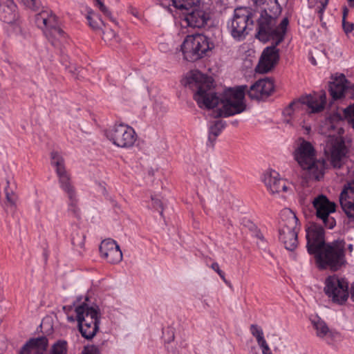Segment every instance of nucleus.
Wrapping results in <instances>:
<instances>
[{
  "label": "nucleus",
  "mask_w": 354,
  "mask_h": 354,
  "mask_svg": "<svg viewBox=\"0 0 354 354\" xmlns=\"http://www.w3.org/2000/svg\"><path fill=\"white\" fill-rule=\"evenodd\" d=\"M281 218L282 224L279 230V239L286 250L293 251L298 245V218L295 212L288 208H285L281 212Z\"/></svg>",
  "instance_id": "7"
},
{
  "label": "nucleus",
  "mask_w": 354,
  "mask_h": 354,
  "mask_svg": "<svg viewBox=\"0 0 354 354\" xmlns=\"http://www.w3.org/2000/svg\"><path fill=\"white\" fill-rule=\"evenodd\" d=\"M132 13H133V15H134L136 17H138V12H137V11L133 12Z\"/></svg>",
  "instance_id": "52"
},
{
  "label": "nucleus",
  "mask_w": 354,
  "mask_h": 354,
  "mask_svg": "<svg viewBox=\"0 0 354 354\" xmlns=\"http://www.w3.org/2000/svg\"><path fill=\"white\" fill-rule=\"evenodd\" d=\"M344 116L347 122L354 129V104L344 110Z\"/></svg>",
  "instance_id": "35"
},
{
  "label": "nucleus",
  "mask_w": 354,
  "mask_h": 354,
  "mask_svg": "<svg viewBox=\"0 0 354 354\" xmlns=\"http://www.w3.org/2000/svg\"><path fill=\"white\" fill-rule=\"evenodd\" d=\"M351 298L354 300V286H352L351 289Z\"/></svg>",
  "instance_id": "51"
},
{
  "label": "nucleus",
  "mask_w": 354,
  "mask_h": 354,
  "mask_svg": "<svg viewBox=\"0 0 354 354\" xmlns=\"http://www.w3.org/2000/svg\"><path fill=\"white\" fill-rule=\"evenodd\" d=\"M95 5L108 17L111 19V13L100 0H95Z\"/></svg>",
  "instance_id": "38"
},
{
  "label": "nucleus",
  "mask_w": 354,
  "mask_h": 354,
  "mask_svg": "<svg viewBox=\"0 0 354 354\" xmlns=\"http://www.w3.org/2000/svg\"><path fill=\"white\" fill-rule=\"evenodd\" d=\"M82 354H100L99 348L93 345L85 346Z\"/></svg>",
  "instance_id": "39"
},
{
  "label": "nucleus",
  "mask_w": 354,
  "mask_h": 354,
  "mask_svg": "<svg viewBox=\"0 0 354 354\" xmlns=\"http://www.w3.org/2000/svg\"><path fill=\"white\" fill-rule=\"evenodd\" d=\"M329 0H317L319 4L316 8L317 13L319 14V19L322 21L323 18L324 12L327 7Z\"/></svg>",
  "instance_id": "36"
},
{
  "label": "nucleus",
  "mask_w": 354,
  "mask_h": 354,
  "mask_svg": "<svg viewBox=\"0 0 354 354\" xmlns=\"http://www.w3.org/2000/svg\"><path fill=\"white\" fill-rule=\"evenodd\" d=\"M304 97L317 98L316 102H314L312 104L313 108L307 107L310 113H319L324 110L326 103V95L325 93H314L313 95L304 96Z\"/></svg>",
  "instance_id": "27"
},
{
  "label": "nucleus",
  "mask_w": 354,
  "mask_h": 354,
  "mask_svg": "<svg viewBox=\"0 0 354 354\" xmlns=\"http://www.w3.org/2000/svg\"><path fill=\"white\" fill-rule=\"evenodd\" d=\"M313 206L316 209L317 216L322 220L325 226L329 229L333 228L336 222L329 215L335 212V203L330 201L325 196L319 195L314 199Z\"/></svg>",
  "instance_id": "12"
},
{
  "label": "nucleus",
  "mask_w": 354,
  "mask_h": 354,
  "mask_svg": "<svg viewBox=\"0 0 354 354\" xmlns=\"http://www.w3.org/2000/svg\"><path fill=\"white\" fill-rule=\"evenodd\" d=\"M252 24V13L250 9L240 7L234 10L232 18L227 23V28L234 39L241 41L248 34V30Z\"/></svg>",
  "instance_id": "8"
},
{
  "label": "nucleus",
  "mask_w": 354,
  "mask_h": 354,
  "mask_svg": "<svg viewBox=\"0 0 354 354\" xmlns=\"http://www.w3.org/2000/svg\"><path fill=\"white\" fill-rule=\"evenodd\" d=\"M310 61L311 64H313V65H317V61H316V59H315L314 57H311L310 58Z\"/></svg>",
  "instance_id": "47"
},
{
  "label": "nucleus",
  "mask_w": 354,
  "mask_h": 354,
  "mask_svg": "<svg viewBox=\"0 0 354 354\" xmlns=\"http://www.w3.org/2000/svg\"><path fill=\"white\" fill-rule=\"evenodd\" d=\"M105 136L113 145L123 149L132 148L138 139L134 129L124 123L114 124L106 130Z\"/></svg>",
  "instance_id": "9"
},
{
  "label": "nucleus",
  "mask_w": 354,
  "mask_h": 354,
  "mask_svg": "<svg viewBox=\"0 0 354 354\" xmlns=\"http://www.w3.org/2000/svg\"><path fill=\"white\" fill-rule=\"evenodd\" d=\"M225 122L222 120H216L209 126V140H215L216 137L225 128Z\"/></svg>",
  "instance_id": "31"
},
{
  "label": "nucleus",
  "mask_w": 354,
  "mask_h": 354,
  "mask_svg": "<svg viewBox=\"0 0 354 354\" xmlns=\"http://www.w3.org/2000/svg\"><path fill=\"white\" fill-rule=\"evenodd\" d=\"M342 26L346 33H348L354 30V24L346 22L344 19H342Z\"/></svg>",
  "instance_id": "41"
},
{
  "label": "nucleus",
  "mask_w": 354,
  "mask_h": 354,
  "mask_svg": "<svg viewBox=\"0 0 354 354\" xmlns=\"http://www.w3.org/2000/svg\"><path fill=\"white\" fill-rule=\"evenodd\" d=\"M100 251L102 257L111 263H118L122 259L120 247L113 239L104 240L100 244Z\"/></svg>",
  "instance_id": "15"
},
{
  "label": "nucleus",
  "mask_w": 354,
  "mask_h": 354,
  "mask_svg": "<svg viewBox=\"0 0 354 354\" xmlns=\"http://www.w3.org/2000/svg\"><path fill=\"white\" fill-rule=\"evenodd\" d=\"M191 9L192 11L186 14L184 18L186 26L198 28L204 27L210 18L209 13L201 6Z\"/></svg>",
  "instance_id": "16"
},
{
  "label": "nucleus",
  "mask_w": 354,
  "mask_h": 354,
  "mask_svg": "<svg viewBox=\"0 0 354 354\" xmlns=\"http://www.w3.org/2000/svg\"><path fill=\"white\" fill-rule=\"evenodd\" d=\"M347 14H348V9L346 8H344V12H343V18H342V19H344V21L346 20Z\"/></svg>",
  "instance_id": "46"
},
{
  "label": "nucleus",
  "mask_w": 354,
  "mask_h": 354,
  "mask_svg": "<svg viewBox=\"0 0 354 354\" xmlns=\"http://www.w3.org/2000/svg\"><path fill=\"white\" fill-rule=\"evenodd\" d=\"M45 35L53 45H56L57 41H62L65 38V33L57 23L50 29L45 30Z\"/></svg>",
  "instance_id": "29"
},
{
  "label": "nucleus",
  "mask_w": 354,
  "mask_h": 354,
  "mask_svg": "<svg viewBox=\"0 0 354 354\" xmlns=\"http://www.w3.org/2000/svg\"><path fill=\"white\" fill-rule=\"evenodd\" d=\"M250 353L251 354H258L257 349L256 347H252L250 351Z\"/></svg>",
  "instance_id": "45"
},
{
  "label": "nucleus",
  "mask_w": 354,
  "mask_h": 354,
  "mask_svg": "<svg viewBox=\"0 0 354 354\" xmlns=\"http://www.w3.org/2000/svg\"><path fill=\"white\" fill-rule=\"evenodd\" d=\"M350 6L354 7V0H347Z\"/></svg>",
  "instance_id": "49"
},
{
  "label": "nucleus",
  "mask_w": 354,
  "mask_h": 354,
  "mask_svg": "<svg viewBox=\"0 0 354 354\" xmlns=\"http://www.w3.org/2000/svg\"><path fill=\"white\" fill-rule=\"evenodd\" d=\"M262 180L269 193L275 197L284 198L292 193L290 183L282 179L275 170L265 171Z\"/></svg>",
  "instance_id": "10"
},
{
  "label": "nucleus",
  "mask_w": 354,
  "mask_h": 354,
  "mask_svg": "<svg viewBox=\"0 0 354 354\" xmlns=\"http://www.w3.org/2000/svg\"><path fill=\"white\" fill-rule=\"evenodd\" d=\"M100 322H78L80 331L82 335L86 339L93 338L99 328Z\"/></svg>",
  "instance_id": "28"
},
{
  "label": "nucleus",
  "mask_w": 354,
  "mask_h": 354,
  "mask_svg": "<svg viewBox=\"0 0 354 354\" xmlns=\"http://www.w3.org/2000/svg\"><path fill=\"white\" fill-rule=\"evenodd\" d=\"M343 120L338 113L328 118L321 125L320 132L327 137L324 147V154L335 168H340L344 163L348 149L342 137L344 133Z\"/></svg>",
  "instance_id": "4"
},
{
  "label": "nucleus",
  "mask_w": 354,
  "mask_h": 354,
  "mask_svg": "<svg viewBox=\"0 0 354 354\" xmlns=\"http://www.w3.org/2000/svg\"><path fill=\"white\" fill-rule=\"evenodd\" d=\"M151 206L153 208L158 209L162 207V204L159 198L151 196Z\"/></svg>",
  "instance_id": "43"
},
{
  "label": "nucleus",
  "mask_w": 354,
  "mask_h": 354,
  "mask_svg": "<svg viewBox=\"0 0 354 354\" xmlns=\"http://www.w3.org/2000/svg\"><path fill=\"white\" fill-rule=\"evenodd\" d=\"M160 48L162 51H167V50L165 48V44H161L160 46Z\"/></svg>",
  "instance_id": "48"
},
{
  "label": "nucleus",
  "mask_w": 354,
  "mask_h": 354,
  "mask_svg": "<svg viewBox=\"0 0 354 354\" xmlns=\"http://www.w3.org/2000/svg\"><path fill=\"white\" fill-rule=\"evenodd\" d=\"M256 7H263L258 20V32L257 37L263 42L269 39L276 40L279 44L283 39L289 23L288 18H283L278 26H276V18L281 14V8L277 0H251Z\"/></svg>",
  "instance_id": "3"
},
{
  "label": "nucleus",
  "mask_w": 354,
  "mask_h": 354,
  "mask_svg": "<svg viewBox=\"0 0 354 354\" xmlns=\"http://www.w3.org/2000/svg\"><path fill=\"white\" fill-rule=\"evenodd\" d=\"M295 113H297L295 111V109L293 108V106H292L291 103L287 107H286L283 111V115L285 117H288V118H287L286 120V122H289L292 116H293Z\"/></svg>",
  "instance_id": "37"
},
{
  "label": "nucleus",
  "mask_w": 354,
  "mask_h": 354,
  "mask_svg": "<svg viewBox=\"0 0 354 354\" xmlns=\"http://www.w3.org/2000/svg\"><path fill=\"white\" fill-rule=\"evenodd\" d=\"M348 250H349L350 252H351L353 250V245L352 244H349L348 245Z\"/></svg>",
  "instance_id": "50"
},
{
  "label": "nucleus",
  "mask_w": 354,
  "mask_h": 354,
  "mask_svg": "<svg viewBox=\"0 0 354 354\" xmlns=\"http://www.w3.org/2000/svg\"><path fill=\"white\" fill-rule=\"evenodd\" d=\"M317 98L312 97H304V96L300 98L295 100L291 102L292 106L295 109L296 113H299L301 111L307 109V107L313 108V103L316 102Z\"/></svg>",
  "instance_id": "30"
},
{
  "label": "nucleus",
  "mask_w": 354,
  "mask_h": 354,
  "mask_svg": "<svg viewBox=\"0 0 354 354\" xmlns=\"http://www.w3.org/2000/svg\"><path fill=\"white\" fill-rule=\"evenodd\" d=\"M324 292L333 302L343 304L348 297V283L344 279L329 277L325 281Z\"/></svg>",
  "instance_id": "11"
},
{
  "label": "nucleus",
  "mask_w": 354,
  "mask_h": 354,
  "mask_svg": "<svg viewBox=\"0 0 354 354\" xmlns=\"http://www.w3.org/2000/svg\"><path fill=\"white\" fill-rule=\"evenodd\" d=\"M86 19L88 20L89 26L94 30H99L101 29L102 26H104L101 18L92 10H89L88 12Z\"/></svg>",
  "instance_id": "33"
},
{
  "label": "nucleus",
  "mask_w": 354,
  "mask_h": 354,
  "mask_svg": "<svg viewBox=\"0 0 354 354\" xmlns=\"http://www.w3.org/2000/svg\"><path fill=\"white\" fill-rule=\"evenodd\" d=\"M50 158L51 165L55 167L59 178V185L70 182V177L65 169L63 158L57 151H52Z\"/></svg>",
  "instance_id": "21"
},
{
  "label": "nucleus",
  "mask_w": 354,
  "mask_h": 354,
  "mask_svg": "<svg viewBox=\"0 0 354 354\" xmlns=\"http://www.w3.org/2000/svg\"><path fill=\"white\" fill-rule=\"evenodd\" d=\"M333 81L329 86V91L333 99H339L344 95L348 88V84L344 75L337 73L332 77Z\"/></svg>",
  "instance_id": "19"
},
{
  "label": "nucleus",
  "mask_w": 354,
  "mask_h": 354,
  "mask_svg": "<svg viewBox=\"0 0 354 354\" xmlns=\"http://www.w3.org/2000/svg\"><path fill=\"white\" fill-rule=\"evenodd\" d=\"M306 131L308 133L310 131V127H306Z\"/></svg>",
  "instance_id": "53"
},
{
  "label": "nucleus",
  "mask_w": 354,
  "mask_h": 354,
  "mask_svg": "<svg viewBox=\"0 0 354 354\" xmlns=\"http://www.w3.org/2000/svg\"><path fill=\"white\" fill-rule=\"evenodd\" d=\"M68 344L63 339L58 340L51 347L50 354H67Z\"/></svg>",
  "instance_id": "34"
},
{
  "label": "nucleus",
  "mask_w": 354,
  "mask_h": 354,
  "mask_svg": "<svg viewBox=\"0 0 354 354\" xmlns=\"http://www.w3.org/2000/svg\"><path fill=\"white\" fill-rule=\"evenodd\" d=\"M272 40L274 43V46H268L266 48L261 54L259 64L257 66V71L260 73H266L272 70L274 66L277 64L279 55V50L276 46L279 44H276V40Z\"/></svg>",
  "instance_id": "13"
},
{
  "label": "nucleus",
  "mask_w": 354,
  "mask_h": 354,
  "mask_svg": "<svg viewBox=\"0 0 354 354\" xmlns=\"http://www.w3.org/2000/svg\"><path fill=\"white\" fill-rule=\"evenodd\" d=\"M250 331L252 336L256 339L258 346L262 354H272V350L266 341L263 329L257 324H252L250 327Z\"/></svg>",
  "instance_id": "25"
},
{
  "label": "nucleus",
  "mask_w": 354,
  "mask_h": 354,
  "mask_svg": "<svg viewBox=\"0 0 354 354\" xmlns=\"http://www.w3.org/2000/svg\"><path fill=\"white\" fill-rule=\"evenodd\" d=\"M75 317L72 315L67 316L69 322H73L77 320V322H100V313L97 307L83 304L75 307Z\"/></svg>",
  "instance_id": "14"
},
{
  "label": "nucleus",
  "mask_w": 354,
  "mask_h": 354,
  "mask_svg": "<svg viewBox=\"0 0 354 354\" xmlns=\"http://www.w3.org/2000/svg\"><path fill=\"white\" fill-rule=\"evenodd\" d=\"M60 187L67 194V196L68 198V210L73 212V214L78 213V199L77 197L75 188L72 185L71 181L60 185Z\"/></svg>",
  "instance_id": "26"
},
{
  "label": "nucleus",
  "mask_w": 354,
  "mask_h": 354,
  "mask_svg": "<svg viewBox=\"0 0 354 354\" xmlns=\"http://www.w3.org/2000/svg\"><path fill=\"white\" fill-rule=\"evenodd\" d=\"M306 231L308 251L310 254H316L317 263L319 268L336 271L345 265L344 241L337 240L324 244V230L315 223L310 224Z\"/></svg>",
  "instance_id": "2"
},
{
  "label": "nucleus",
  "mask_w": 354,
  "mask_h": 354,
  "mask_svg": "<svg viewBox=\"0 0 354 354\" xmlns=\"http://www.w3.org/2000/svg\"><path fill=\"white\" fill-rule=\"evenodd\" d=\"M165 8L174 6L180 10H189L192 8L201 6L204 0H157Z\"/></svg>",
  "instance_id": "22"
},
{
  "label": "nucleus",
  "mask_w": 354,
  "mask_h": 354,
  "mask_svg": "<svg viewBox=\"0 0 354 354\" xmlns=\"http://www.w3.org/2000/svg\"><path fill=\"white\" fill-rule=\"evenodd\" d=\"M213 46V44L205 35L193 34L185 37L180 46V51L183 59L194 62L205 57Z\"/></svg>",
  "instance_id": "6"
},
{
  "label": "nucleus",
  "mask_w": 354,
  "mask_h": 354,
  "mask_svg": "<svg viewBox=\"0 0 354 354\" xmlns=\"http://www.w3.org/2000/svg\"><path fill=\"white\" fill-rule=\"evenodd\" d=\"M186 79L191 88L197 89L194 97L198 106L212 109L214 118H226L243 112L246 109V91L251 99L255 100L268 97L274 91L273 82L266 78L257 81L250 89L245 85L229 88L225 90L221 97H218L213 90L212 78L199 71H190Z\"/></svg>",
  "instance_id": "1"
},
{
  "label": "nucleus",
  "mask_w": 354,
  "mask_h": 354,
  "mask_svg": "<svg viewBox=\"0 0 354 354\" xmlns=\"http://www.w3.org/2000/svg\"><path fill=\"white\" fill-rule=\"evenodd\" d=\"M21 2L26 7L31 10H35L37 7L35 0H21Z\"/></svg>",
  "instance_id": "42"
},
{
  "label": "nucleus",
  "mask_w": 354,
  "mask_h": 354,
  "mask_svg": "<svg viewBox=\"0 0 354 354\" xmlns=\"http://www.w3.org/2000/svg\"><path fill=\"white\" fill-rule=\"evenodd\" d=\"M102 39L109 44H114L119 43L120 39L117 33L111 28L104 26V29L102 30Z\"/></svg>",
  "instance_id": "32"
},
{
  "label": "nucleus",
  "mask_w": 354,
  "mask_h": 354,
  "mask_svg": "<svg viewBox=\"0 0 354 354\" xmlns=\"http://www.w3.org/2000/svg\"><path fill=\"white\" fill-rule=\"evenodd\" d=\"M48 344V341L46 337L30 339L21 348L19 354H44Z\"/></svg>",
  "instance_id": "18"
},
{
  "label": "nucleus",
  "mask_w": 354,
  "mask_h": 354,
  "mask_svg": "<svg viewBox=\"0 0 354 354\" xmlns=\"http://www.w3.org/2000/svg\"><path fill=\"white\" fill-rule=\"evenodd\" d=\"M211 268H212L214 271H216L221 278H223V279H224V273H223V272L220 269L218 263H216V262H215V263H213L211 265Z\"/></svg>",
  "instance_id": "44"
},
{
  "label": "nucleus",
  "mask_w": 354,
  "mask_h": 354,
  "mask_svg": "<svg viewBox=\"0 0 354 354\" xmlns=\"http://www.w3.org/2000/svg\"><path fill=\"white\" fill-rule=\"evenodd\" d=\"M294 160L310 180H320L323 178L326 162L318 158L313 144L304 139H299L293 151Z\"/></svg>",
  "instance_id": "5"
},
{
  "label": "nucleus",
  "mask_w": 354,
  "mask_h": 354,
  "mask_svg": "<svg viewBox=\"0 0 354 354\" xmlns=\"http://www.w3.org/2000/svg\"><path fill=\"white\" fill-rule=\"evenodd\" d=\"M7 201L12 205H15L17 197L13 192H9L7 188L5 189Z\"/></svg>",
  "instance_id": "40"
},
{
  "label": "nucleus",
  "mask_w": 354,
  "mask_h": 354,
  "mask_svg": "<svg viewBox=\"0 0 354 354\" xmlns=\"http://www.w3.org/2000/svg\"><path fill=\"white\" fill-rule=\"evenodd\" d=\"M339 202L346 216L354 219V183L345 186L340 194Z\"/></svg>",
  "instance_id": "17"
},
{
  "label": "nucleus",
  "mask_w": 354,
  "mask_h": 354,
  "mask_svg": "<svg viewBox=\"0 0 354 354\" xmlns=\"http://www.w3.org/2000/svg\"><path fill=\"white\" fill-rule=\"evenodd\" d=\"M311 324L316 332V335L325 339H333L335 333L330 330L326 322L320 317L315 316L310 318Z\"/></svg>",
  "instance_id": "23"
},
{
  "label": "nucleus",
  "mask_w": 354,
  "mask_h": 354,
  "mask_svg": "<svg viewBox=\"0 0 354 354\" xmlns=\"http://www.w3.org/2000/svg\"><path fill=\"white\" fill-rule=\"evenodd\" d=\"M0 17L7 24H13L19 19L18 7L13 0H5L0 8Z\"/></svg>",
  "instance_id": "20"
},
{
  "label": "nucleus",
  "mask_w": 354,
  "mask_h": 354,
  "mask_svg": "<svg viewBox=\"0 0 354 354\" xmlns=\"http://www.w3.org/2000/svg\"><path fill=\"white\" fill-rule=\"evenodd\" d=\"M35 21L37 26L42 29L44 33L45 30L50 29L57 23L56 17L51 10H42L37 15Z\"/></svg>",
  "instance_id": "24"
}]
</instances>
